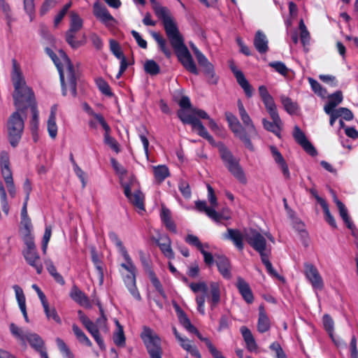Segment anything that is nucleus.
I'll return each instance as SVG.
<instances>
[{
    "label": "nucleus",
    "mask_w": 358,
    "mask_h": 358,
    "mask_svg": "<svg viewBox=\"0 0 358 358\" xmlns=\"http://www.w3.org/2000/svg\"><path fill=\"white\" fill-rule=\"evenodd\" d=\"M10 80L13 85V99L16 111L13 113L7 121L8 138L10 145L15 148L20 143L24 128V110L22 107L30 101L33 90L26 83L21 66L16 59H12Z\"/></svg>",
    "instance_id": "f257e3e1"
},
{
    "label": "nucleus",
    "mask_w": 358,
    "mask_h": 358,
    "mask_svg": "<svg viewBox=\"0 0 358 358\" xmlns=\"http://www.w3.org/2000/svg\"><path fill=\"white\" fill-rule=\"evenodd\" d=\"M155 15L162 21L164 29L170 44L175 51L176 55L182 66L189 73L199 75V71L193 57L185 44L184 38L170 15L166 7L157 6L154 7Z\"/></svg>",
    "instance_id": "f03ea898"
},
{
    "label": "nucleus",
    "mask_w": 358,
    "mask_h": 358,
    "mask_svg": "<svg viewBox=\"0 0 358 358\" xmlns=\"http://www.w3.org/2000/svg\"><path fill=\"white\" fill-rule=\"evenodd\" d=\"M192 130L197 132L199 136L207 140L210 145L218 148L220 158L227 170L241 183L245 184L247 182V178L243 169L240 165L239 159L234 156L229 149L222 143L217 144L213 137L209 134L206 128L199 118L192 126Z\"/></svg>",
    "instance_id": "7ed1b4c3"
},
{
    "label": "nucleus",
    "mask_w": 358,
    "mask_h": 358,
    "mask_svg": "<svg viewBox=\"0 0 358 358\" xmlns=\"http://www.w3.org/2000/svg\"><path fill=\"white\" fill-rule=\"evenodd\" d=\"M258 90L266 110L272 120V122H271L266 118H263L262 120L263 127L267 131L273 133L280 138L283 122L278 114L274 99L265 85L259 86Z\"/></svg>",
    "instance_id": "20e7f679"
},
{
    "label": "nucleus",
    "mask_w": 358,
    "mask_h": 358,
    "mask_svg": "<svg viewBox=\"0 0 358 358\" xmlns=\"http://www.w3.org/2000/svg\"><path fill=\"white\" fill-rule=\"evenodd\" d=\"M140 337L150 358L163 354L161 339L150 327L143 326Z\"/></svg>",
    "instance_id": "39448f33"
},
{
    "label": "nucleus",
    "mask_w": 358,
    "mask_h": 358,
    "mask_svg": "<svg viewBox=\"0 0 358 358\" xmlns=\"http://www.w3.org/2000/svg\"><path fill=\"white\" fill-rule=\"evenodd\" d=\"M225 117L228 122L229 127L234 136L238 138L250 151H255V147L252 141L248 139L246 129L243 127L236 116L229 111L225 112Z\"/></svg>",
    "instance_id": "423d86ee"
},
{
    "label": "nucleus",
    "mask_w": 358,
    "mask_h": 358,
    "mask_svg": "<svg viewBox=\"0 0 358 358\" xmlns=\"http://www.w3.org/2000/svg\"><path fill=\"white\" fill-rule=\"evenodd\" d=\"M125 262L126 263L121 264V267L129 273L123 278L124 283L133 297L140 301L141 296L136 287V267L131 258H129V260L125 259Z\"/></svg>",
    "instance_id": "0eeeda50"
},
{
    "label": "nucleus",
    "mask_w": 358,
    "mask_h": 358,
    "mask_svg": "<svg viewBox=\"0 0 358 358\" xmlns=\"http://www.w3.org/2000/svg\"><path fill=\"white\" fill-rule=\"evenodd\" d=\"M139 259L145 272L148 274V278L156 289V291L163 297L166 298V295L164 290L163 286L155 273L151 264L150 256L146 255L143 250L138 251Z\"/></svg>",
    "instance_id": "6e6552de"
},
{
    "label": "nucleus",
    "mask_w": 358,
    "mask_h": 358,
    "mask_svg": "<svg viewBox=\"0 0 358 358\" xmlns=\"http://www.w3.org/2000/svg\"><path fill=\"white\" fill-rule=\"evenodd\" d=\"M192 50L199 65L203 69V73L208 78V83L210 85H217L219 78L215 75L213 64L197 48L192 47Z\"/></svg>",
    "instance_id": "1a4fd4ad"
},
{
    "label": "nucleus",
    "mask_w": 358,
    "mask_h": 358,
    "mask_svg": "<svg viewBox=\"0 0 358 358\" xmlns=\"http://www.w3.org/2000/svg\"><path fill=\"white\" fill-rule=\"evenodd\" d=\"M244 239L256 252L266 250V240L257 229H250L248 231H245L244 233Z\"/></svg>",
    "instance_id": "9d476101"
},
{
    "label": "nucleus",
    "mask_w": 358,
    "mask_h": 358,
    "mask_svg": "<svg viewBox=\"0 0 358 358\" xmlns=\"http://www.w3.org/2000/svg\"><path fill=\"white\" fill-rule=\"evenodd\" d=\"M94 15L106 27H114L117 21L109 13L106 7L99 2H95L93 6Z\"/></svg>",
    "instance_id": "9b49d317"
},
{
    "label": "nucleus",
    "mask_w": 358,
    "mask_h": 358,
    "mask_svg": "<svg viewBox=\"0 0 358 358\" xmlns=\"http://www.w3.org/2000/svg\"><path fill=\"white\" fill-rule=\"evenodd\" d=\"M22 108H24V120L27 118L26 111H27V108H30V109H31V112L32 113V118L30 120V129H31L34 139L36 141V139L35 138V136L36 135L37 131L38 129V110L37 108V104H36V102L35 100V96H34V92H33V95L30 98V101H26Z\"/></svg>",
    "instance_id": "f8f14e48"
},
{
    "label": "nucleus",
    "mask_w": 358,
    "mask_h": 358,
    "mask_svg": "<svg viewBox=\"0 0 358 358\" xmlns=\"http://www.w3.org/2000/svg\"><path fill=\"white\" fill-rule=\"evenodd\" d=\"M60 57L66 65L68 72V83L71 93L73 97L77 96V78L75 73L74 66L71 59L63 50L59 51Z\"/></svg>",
    "instance_id": "ddd939ff"
},
{
    "label": "nucleus",
    "mask_w": 358,
    "mask_h": 358,
    "mask_svg": "<svg viewBox=\"0 0 358 358\" xmlns=\"http://www.w3.org/2000/svg\"><path fill=\"white\" fill-rule=\"evenodd\" d=\"M293 137L295 141L299 144L308 155L312 157H315L317 155V151L315 148L307 139L305 134L297 125L294 127Z\"/></svg>",
    "instance_id": "4468645a"
},
{
    "label": "nucleus",
    "mask_w": 358,
    "mask_h": 358,
    "mask_svg": "<svg viewBox=\"0 0 358 358\" xmlns=\"http://www.w3.org/2000/svg\"><path fill=\"white\" fill-rule=\"evenodd\" d=\"M305 275L313 288L321 289L324 283L317 268L312 264H305Z\"/></svg>",
    "instance_id": "2eb2a0df"
},
{
    "label": "nucleus",
    "mask_w": 358,
    "mask_h": 358,
    "mask_svg": "<svg viewBox=\"0 0 358 358\" xmlns=\"http://www.w3.org/2000/svg\"><path fill=\"white\" fill-rule=\"evenodd\" d=\"M27 341L35 351L40 353L41 358H48L45 342L38 334L29 332L26 338Z\"/></svg>",
    "instance_id": "dca6fc26"
},
{
    "label": "nucleus",
    "mask_w": 358,
    "mask_h": 358,
    "mask_svg": "<svg viewBox=\"0 0 358 358\" xmlns=\"http://www.w3.org/2000/svg\"><path fill=\"white\" fill-rule=\"evenodd\" d=\"M174 309L178 317L180 323L188 331L195 334L199 340H202L203 337L198 331V329L192 324L190 320L187 317L186 313L182 308L176 303L173 304Z\"/></svg>",
    "instance_id": "f3484780"
},
{
    "label": "nucleus",
    "mask_w": 358,
    "mask_h": 358,
    "mask_svg": "<svg viewBox=\"0 0 358 358\" xmlns=\"http://www.w3.org/2000/svg\"><path fill=\"white\" fill-rule=\"evenodd\" d=\"M206 294L208 301L210 303V308L213 310L216 308L221 299L220 284L217 282H210L208 291Z\"/></svg>",
    "instance_id": "a211bd4d"
},
{
    "label": "nucleus",
    "mask_w": 358,
    "mask_h": 358,
    "mask_svg": "<svg viewBox=\"0 0 358 358\" xmlns=\"http://www.w3.org/2000/svg\"><path fill=\"white\" fill-rule=\"evenodd\" d=\"M217 269L223 278L230 279L231 277L229 259L224 255H215Z\"/></svg>",
    "instance_id": "6ab92c4d"
},
{
    "label": "nucleus",
    "mask_w": 358,
    "mask_h": 358,
    "mask_svg": "<svg viewBox=\"0 0 358 358\" xmlns=\"http://www.w3.org/2000/svg\"><path fill=\"white\" fill-rule=\"evenodd\" d=\"M236 286L243 300L248 304L252 303L254 295L250 285L243 278L238 277Z\"/></svg>",
    "instance_id": "aec40b11"
},
{
    "label": "nucleus",
    "mask_w": 358,
    "mask_h": 358,
    "mask_svg": "<svg viewBox=\"0 0 358 358\" xmlns=\"http://www.w3.org/2000/svg\"><path fill=\"white\" fill-rule=\"evenodd\" d=\"M100 124L105 131L104 143L108 145L114 152L119 153L120 152L119 143L115 138L110 136L111 129L105 119L100 118Z\"/></svg>",
    "instance_id": "412c9836"
},
{
    "label": "nucleus",
    "mask_w": 358,
    "mask_h": 358,
    "mask_svg": "<svg viewBox=\"0 0 358 358\" xmlns=\"http://www.w3.org/2000/svg\"><path fill=\"white\" fill-rule=\"evenodd\" d=\"M156 243L164 255L169 259H173L174 252L171 248V240L168 235H163L156 241Z\"/></svg>",
    "instance_id": "4be33fe9"
},
{
    "label": "nucleus",
    "mask_w": 358,
    "mask_h": 358,
    "mask_svg": "<svg viewBox=\"0 0 358 358\" xmlns=\"http://www.w3.org/2000/svg\"><path fill=\"white\" fill-rule=\"evenodd\" d=\"M70 297L79 305L83 306H90V300L87 296L81 291L78 287L73 285L69 293Z\"/></svg>",
    "instance_id": "5701e85b"
},
{
    "label": "nucleus",
    "mask_w": 358,
    "mask_h": 358,
    "mask_svg": "<svg viewBox=\"0 0 358 358\" xmlns=\"http://www.w3.org/2000/svg\"><path fill=\"white\" fill-rule=\"evenodd\" d=\"M254 46L261 54L266 53L268 50V40L266 35L261 30H258L254 38Z\"/></svg>",
    "instance_id": "b1692460"
},
{
    "label": "nucleus",
    "mask_w": 358,
    "mask_h": 358,
    "mask_svg": "<svg viewBox=\"0 0 358 358\" xmlns=\"http://www.w3.org/2000/svg\"><path fill=\"white\" fill-rule=\"evenodd\" d=\"M271 323L266 315L264 306L259 307V318L257 322V330L260 333H265L270 329Z\"/></svg>",
    "instance_id": "393cba45"
},
{
    "label": "nucleus",
    "mask_w": 358,
    "mask_h": 358,
    "mask_svg": "<svg viewBox=\"0 0 358 358\" xmlns=\"http://www.w3.org/2000/svg\"><path fill=\"white\" fill-rule=\"evenodd\" d=\"M160 217L167 230L173 234L177 233L176 224L172 220L171 210L169 208L164 207L162 208Z\"/></svg>",
    "instance_id": "a878e982"
},
{
    "label": "nucleus",
    "mask_w": 358,
    "mask_h": 358,
    "mask_svg": "<svg viewBox=\"0 0 358 358\" xmlns=\"http://www.w3.org/2000/svg\"><path fill=\"white\" fill-rule=\"evenodd\" d=\"M240 331L245 342L247 349L250 352L255 351L257 349V345L251 331L245 326L241 327Z\"/></svg>",
    "instance_id": "bb28decb"
},
{
    "label": "nucleus",
    "mask_w": 358,
    "mask_h": 358,
    "mask_svg": "<svg viewBox=\"0 0 358 358\" xmlns=\"http://www.w3.org/2000/svg\"><path fill=\"white\" fill-rule=\"evenodd\" d=\"M151 36L157 42L159 50L164 53L166 58H170L172 56V52L168 47L166 39L160 33L156 31H152Z\"/></svg>",
    "instance_id": "cd10ccee"
},
{
    "label": "nucleus",
    "mask_w": 358,
    "mask_h": 358,
    "mask_svg": "<svg viewBox=\"0 0 358 358\" xmlns=\"http://www.w3.org/2000/svg\"><path fill=\"white\" fill-rule=\"evenodd\" d=\"M243 124L245 127L246 134L248 139L251 141L252 138H259L258 131L251 119L249 114L241 117Z\"/></svg>",
    "instance_id": "c85d7f7f"
},
{
    "label": "nucleus",
    "mask_w": 358,
    "mask_h": 358,
    "mask_svg": "<svg viewBox=\"0 0 358 358\" xmlns=\"http://www.w3.org/2000/svg\"><path fill=\"white\" fill-rule=\"evenodd\" d=\"M137 183V179L134 174L121 177L120 184L124 188V194L127 198L131 196V188Z\"/></svg>",
    "instance_id": "c756f323"
},
{
    "label": "nucleus",
    "mask_w": 358,
    "mask_h": 358,
    "mask_svg": "<svg viewBox=\"0 0 358 358\" xmlns=\"http://www.w3.org/2000/svg\"><path fill=\"white\" fill-rule=\"evenodd\" d=\"M85 327L94 338V341L96 342L100 349H105V343L100 335L99 328L97 327V324L92 322Z\"/></svg>",
    "instance_id": "7c9ffc66"
},
{
    "label": "nucleus",
    "mask_w": 358,
    "mask_h": 358,
    "mask_svg": "<svg viewBox=\"0 0 358 358\" xmlns=\"http://www.w3.org/2000/svg\"><path fill=\"white\" fill-rule=\"evenodd\" d=\"M334 201L336 204L338 209L339 210L340 216L342 217L343 222L345 223L348 229H352L354 227L352 222H351L350 217L348 213V210L344 205V203L340 201L336 196H334Z\"/></svg>",
    "instance_id": "2f4dec72"
},
{
    "label": "nucleus",
    "mask_w": 358,
    "mask_h": 358,
    "mask_svg": "<svg viewBox=\"0 0 358 358\" xmlns=\"http://www.w3.org/2000/svg\"><path fill=\"white\" fill-rule=\"evenodd\" d=\"M228 238L231 239L238 250L242 251L244 248V234L242 235L237 229H228Z\"/></svg>",
    "instance_id": "473e14b6"
},
{
    "label": "nucleus",
    "mask_w": 358,
    "mask_h": 358,
    "mask_svg": "<svg viewBox=\"0 0 358 358\" xmlns=\"http://www.w3.org/2000/svg\"><path fill=\"white\" fill-rule=\"evenodd\" d=\"M237 83L244 90L247 97L250 98L252 96V87L245 78L243 72H236L235 76Z\"/></svg>",
    "instance_id": "72a5a7b5"
},
{
    "label": "nucleus",
    "mask_w": 358,
    "mask_h": 358,
    "mask_svg": "<svg viewBox=\"0 0 358 358\" xmlns=\"http://www.w3.org/2000/svg\"><path fill=\"white\" fill-rule=\"evenodd\" d=\"M109 238L110 241L115 245V246L118 248L120 252L121 253L123 258L125 259L129 260L131 257L129 256L126 248L124 246L122 241L118 237L117 234L114 231H110L108 234Z\"/></svg>",
    "instance_id": "f704fd0d"
},
{
    "label": "nucleus",
    "mask_w": 358,
    "mask_h": 358,
    "mask_svg": "<svg viewBox=\"0 0 358 358\" xmlns=\"http://www.w3.org/2000/svg\"><path fill=\"white\" fill-rule=\"evenodd\" d=\"M48 131L52 138H55L57 135V126L56 124V113L55 106L52 107L47 123Z\"/></svg>",
    "instance_id": "c9c22d12"
},
{
    "label": "nucleus",
    "mask_w": 358,
    "mask_h": 358,
    "mask_svg": "<svg viewBox=\"0 0 358 358\" xmlns=\"http://www.w3.org/2000/svg\"><path fill=\"white\" fill-rule=\"evenodd\" d=\"M76 35L77 32H70L69 30L65 34V40L73 49H78L85 43V36H83V40H77Z\"/></svg>",
    "instance_id": "e433bc0d"
},
{
    "label": "nucleus",
    "mask_w": 358,
    "mask_h": 358,
    "mask_svg": "<svg viewBox=\"0 0 358 358\" xmlns=\"http://www.w3.org/2000/svg\"><path fill=\"white\" fill-rule=\"evenodd\" d=\"M154 176L158 183L162 182L170 176L169 168L166 165H158L153 167Z\"/></svg>",
    "instance_id": "4c0bfd02"
},
{
    "label": "nucleus",
    "mask_w": 358,
    "mask_h": 358,
    "mask_svg": "<svg viewBox=\"0 0 358 358\" xmlns=\"http://www.w3.org/2000/svg\"><path fill=\"white\" fill-rule=\"evenodd\" d=\"M280 99L284 109L287 113L289 115L296 113L299 109V106L296 102H294L289 97L285 95H281Z\"/></svg>",
    "instance_id": "58836bf2"
},
{
    "label": "nucleus",
    "mask_w": 358,
    "mask_h": 358,
    "mask_svg": "<svg viewBox=\"0 0 358 358\" xmlns=\"http://www.w3.org/2000/svg\"><path fill=\"white\" fill-rule=\"evenodd\" d=\"M116 325L117 331L113 337V342L117 347H124L126 344V338L124 336L123 327L117 320L116 321Z\"/></svg>",
    "instance_id": "ea45409f"
},
{
    "label": "nucleus",
    "mask_w": 358,
    "mask_h": 358,
    "mask_svg": "<svg viewBox=\"0 0 358 358\" xmlns=\"http://www.w3.org/2000/svg\"><path fill=\"white\" fill-rule=\"evenodd\" d=\"M129 201L140 210H145L144 195L141 190H136L134 194L131 193Z\"/></svg>",
    "instance_id": "a19ab883"
},
{
    "label": "nucleus",
    "mask_w": 358,
    "mask_h": 358,
    "mask_svg": "<svg viewBox=\"0 0 358 358\" xmlns=\"http://www.w3.org/2000/svg\"><path fill=\"white\" fill-rule=\"evenodd\" d=\"M10 333L12 335L21 341V344L24 346H27L26 338L29 331L24 332L22 329L18 327L14 323H11L9 326Z\"/></svg>",
    "instance_id": "79ce46f5"
},
{
    "label": "nucleus",
    "mask_w": 358,
    "mask_h": 358,
    "mask_svg": "<svg viewBox=\"0 0 358 358\" xmlns=\"http://www.w3.org/2000/svg\"><path fill=\"white\" fill-rule=\"evenodd\" d=\"M10 333L12 335L21 341V344L24 346H27L26 338L29 331L24 332L22 329L18 327L14 323H11L9 326Z\"/></svg>",
    "instance_id": "37998d69"
},
{
    "label": "nucleus",
    "mask_w": 358,
    "mask_h": 358,
    "mask_svg": "<svg viewBox=\"0 0 358 358\" xmlns=\"http://www.w3.org/2000/svg\"><path fill=\"white\" fill-rule=\"evenodd\" d=\"M83 20L75 12L71 13L70 27L68 29L70 32H78L83 27Z\"/></svg>",
    "instance_id": "c03bdc74"
},
{
    "label": "nucleus",
    "mask_w": 358,
    "mask_h": 358,
    "mask_svg": "<svg viewBox=\"0 0 358 358\" xmlns=\"http://www.w3.org/2000/svg\"><path fill=\"white\" fill-rule=\"evenodd\" d=\"M185 242L192 245L195 247L199 251L202 250L203 248L209 249L210 246L208 243H204L203 244L199 238L193 234H188L185 238Z\"/></svg>",
    "instance_id": "a18cd8bd"
},
{
    "label": "nucleus",
    "mask_w": 358,
    "mask_h": 358,
    "mask_svg": "<svg viewBox=\"0 0 358 358\" xmlns=\"http://www.w3.org/2000/svg\"><path fill=\"white\" fill-rule=\"evenodd\" d=\"M72 329L75 336H76V338L80 343L85 344L88 347H91L92 345L91 341L85 335L83 331L78 327L77 324H73L72 326Z\"/></svg>",
    "instance_id": "49530a36"
},
{
    "label": "nucleus",
    "mask_w": 358,
    "mask_h": 358,
    "mask_svg": "<svg viewBox=\"0 0 358 358\" xmlns=\"http://www.w3.org/2000/svg\"><path fill=\"white\" fill-rule=\"evenodd\" d=\"M96 85L99 90V91L105 94L106 96H108L109 97H111L113 96V93L111 91L110 87L108 85V83L102 78H97L95 80Z\"/></svg>",
    "instance_id": "de8ad7c7"
},
{
    "label": "nucleus",
    "mask_w": 358,
    "mask_h": 358,
    "mask_svg": "<svg viewBox=\"0 0 358 358\" xmlns=\"http://www.w3.org/2000/svg\"><path fill=\"white\" fill-rule=\"evenodd\" d=\"M180 343L181 347L189 352L193 357L196 358H201V354L196 346L192 345L189 341L187 339L182 338L181 341H178Z\"/></svg>",
    "instance_id": "09e8293b"
},
{
    "label": "nucleus",
    "mask_w": 358,
    "mask_h": 358,
    "mask_svg": "<svg viewBox=\"0 0 358 358\" xmlns=\"http://www.w3.org/2000/svg\"><path fill=\"white\" fill-rule=\"evenodd\" d=\"M308 83L311 87L312 90L317 96L321 97H325L327 94V90L322 87V86L314 78H308Z\"/></svg>",
    "instance_id": "8fccbe9b"
},
{
    "label": "nucleus",
    "mask_w": 358,
    "mask_h": 358,
    "mask_svg": "<svg viewBox=\"0 0 358 358\" xmlns=\"http://www.w3.org/2000/svg\"><path fill=\"white\" fill-rule=\"evenodd\" d=\"M144 70L150 76H156L159 73L160 67L155 61L150 59L145 62L144 64Z\"/></svg>",
    "instance_id": "3c124183"
},
{
    "label": "nucleus",
    "mask_w": 358,
    "mask_h": 358,
    "mask_svg": "<svg viewBox=\"0 0 358 358\" xmlns=\"http://www.w3.org/2000/svg\"><path fill=\"white\" fill-rule=\"evenodd\" d=\"M177 115L183 124H190L191 126H192L198 119V117H195L194 114H187L182 109L177 112Z\"/></svg>",
    "instance_id": "603ef678"
},
{
    "label": "nucleus",
    "mask_w": 358,
    "mask_h": 358,
    "mask_svg": "<svg viewBox=\"0 0 358 358\" xmlns=\"http://www.w3.org/2000/svg\"><path fill=\"white\" fill-rule=\"evenodd\" d=\"M46 317L53 320L57 324H61L62 320L55 308H50L48 302L43 306Z\"/></svg>",
    "instance_id": "864d4df0"
},
{
    "label": "nucleus",
    "mask_w": 358,
    "mask_h": 358,
    "mask_svg": "<svg viewBox=\"0 0 358 358\" xmlns=\"http://www.w3.org/2000/svg\"><path fill=\"white\" fill-rule=\"evenodd\" d=\"M0 6H1V8L3 14L5 15L6 23L9 28V30H10L11 29V23L13 21V18L12 17V15H11L10 7L6 2L1 3Z\"/></svg>",
    "instance_id": "5fc2aeb1"
},
{
    "label": "nucleus",
    "mask_w": 358,
    "mask_h": 358,
    "mask_svg": "<svg viewBox=\"0 0 358 358\" xmlns=\"http://www.w3.org/2000/svg\"><path fill=\"white\" fill-rule=\"evenodd\" d=\"M189 286L194 293L202 292L203 294H207V292L208 291V287L204 281L199 282H191Z\"/></svg>",
    "instance_id": "6e6d98bb"
},
{
    "label": "nucleus",
    "mask_w": 358,
    "mask_h": 358,
    "mask_svg": "<svg viewBox=\"0 0 358 358\" xmlns=\"http://www.w3.org/2000/svg\"><path fill=\"white\" fill-rule=\"evenodd\" d=\"M110 50L117 59H120L124 56L119 43L115 40H110Z\"/></svg>",
    "instance_id": "4d7b16f0"
},
{
    "label": "nucleus",
    "mask_w": 358,
    "mask_h": 358,
    "mask_svg": "<svg viewBox=\"0 0 358 358\" xmlns=\"http://www.w3.org/2000/svg\"><path fill=\"white\" fill-rule=\"evenodd\" d=\"M268 65L282 76H286L288 73V68L282 62H272Z\"/></svg>",
    "instance_id": "13d9d810"
},
{
    "label": "nucleus",
    "mask_w": 358,
    "mask_h": 358,
    "mask_svg": "<svg viewBox=\"0 0 358 358\" xmlns=\"http://www.w3.org/2000/svg\"><path fill=\"white\" fill-rule=\"evenodd\" d=\"M51 234L52 227L50 225L46 226L42 241V250L44 254L46 252L48 244L50 239Z\"/></svg>",
    "instance_id": "bf43d9fd"
},
{
    "label": "nucleus",
    "mask_w": 358,
    "mask_h": 358,
    "mask_svg": "<svg viewBox=\"0 0 358 358\" xmlns=\"http://www.w3.org/2000/svg\"><path fill=\"white\" fill-rule=\"evenodd\" d=\"M111 164L115 172L119 175L120 180L121 177L127 176V171L114 158L110 159Z\"/></svg>",
    "instance_id": "052dcab7"
},
{
    "label": "nucleus",
    "mask_w": 358,
    "mask_h": 358,
    "mask_svg": "<svg viewBox=\"0 0 358 358\" xmlns=\"http://www.w3.org/2000/svg\"><path fill=\"white\" fill-rule=\"evenodd\" d=\"M178 188L185 198H189L191 196V189L189 183L185 180H180L178 185Z\"/></svg>",
    "instance_id": "680f3d73"
},
{
    "label": "nucleus",
    "mask_w": 358,
    "mask_h": 358,
    "mask_svg": "<svg viewBox=\"0 0 358 358\" xmlns=\"http://www.w3.org/2000/svg\"><path fill=\"white\" fill-rule=\"evenodd\" d=\"M270 150L276 164L280 165L286 162L282 154L275 145H271Z\"/></svg>",
    "instance_id": "e2e57ef3"
},
{
    "label": "nucleus",
    "mask_w": 358,
    "mask_h": 358,
    "mask_svg": "<svg viewBox=\"0 0 358 358\" xmlns=\"http://www.w3.org/2000/svg\"><path fill=\"white\" fill-rule=\"evenodd\" d=\"M13 289L15 293V297L17 301L18 305H22L26 303V299L22 289L17 285L13 286Z\"/></svg>",
    "instance_id": "0e129e2a"
},
{
    "label": "nucleus",
    "mask_w": 358,
    "mask_h": 358,
    "mask_svg": "<svg viewBox=\"0 0 358 358\" xmlns=\"http://www.w3.org/2000/svg\"><path fill=\"white\" fill-rule=\"evenodd\" d=\"M205 249L206 248H203L199 252L203 256V262L206 264V265L208 267H210L215 262V255H213L212 253L207 252Z\"/></svg>",
    "instance_id": "69168bd1"
},
{
    "label": "nucleus",
    "mask_w": 358,
    "mask_h": 358,
    "mask_svg": "<svg viewBox=\"0 0 358 358\" xmlns=\"http://www.w3.org/2000/svg\"><path fill=\"white\" fill-rule=\"evenodd\" d=\"M269 348L275 352L276 358H287L281 345L278 342H273L270 345Z\"/></svg>",
    "instance_id": "338daca9"
},
{
    "label": "nucleus",
    "mask_w": 358,
    "mask_h": 358,
    "mask_svg": "<svg viewBox=\"0 0 358 358\" xmlns=\"http://www.w3.org/2000/svg\"><path fill=\"white\" fill-rule=\"evenodd\" d=\"M57 4V0H45L41 5L40 14L43 15L46 14L51 8Z\"/></svg>",
    "instance_id": "774afa93"
}]
</instances>
